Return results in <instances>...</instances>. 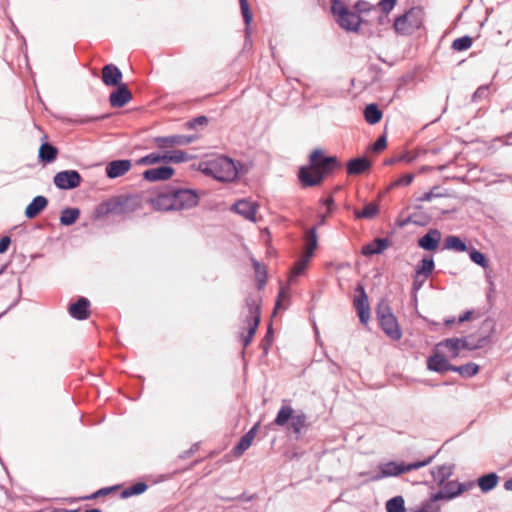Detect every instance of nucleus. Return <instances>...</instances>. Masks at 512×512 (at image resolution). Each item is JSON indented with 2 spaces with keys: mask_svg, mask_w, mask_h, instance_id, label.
I'll return each instance as SVG.
<instances>
[{
  "mask_svg": "<svg viewBox=\"0 0 512 512\" xmlns=\"http://www.w3.org/2000/svg\"><path fill=\"white\" fill-rule=\"evenodd\" d=\"M387 512H406L405 500L403 496L398 495L390 498L386 502Z\"/></svg>",
  "mask_w": 512,
  "mask_h": 512,
  "instance_id": "obj_44",
  "label": "nucleus"
},
{
  "mask_svg": "<svg viewBox=\"0 0 512 512\" xmlns=\"http://www.w3.org/2000/svg\"><path fill=\"white\" fill-rule=\"evenodd\" d=\"M241 163L227 156H219L202 161L198 170L206 176H211L220 182H232L238 178Z\"/></svg>",
  "mask_w": 512,
  "mask_h": 512,
  "instance_id": "obj_2",
  "label": "nucleus"
},
{
  "mask_svg": "<svg viewBox=\"0 0 512 512\" xmlns=\"http://www.w3.org/2000/svg\"><path fill=\"white\" fill-rule=\"evenodd\" d=\"M444 250H452L456 252H466L469 247L466 242L456 235H449L444 239L443 248Z\"/></svg>",
  "mask_w": 512,
  "mask_h": 512,
  "instance_id": "obj_34",
  "label": "nucleus"
},
{
  "mask_svg": "<svg viewBox=\"0 0 512 512\" xmlns=\"http://www.w3.org/2000/svg\"><path fill=\"white\" fill-rule=\"evenodd\" d=\"M311 258H312L311 252H304V254L295 262L293 269H292V275L294 277H298L302 273H304Z\"/></svg>",
  "mask_w": 512,
  "mask_h": 512,
  "instance_id": "obj_43",
  "label": "nucleus"
},
{
  "mask_svg": "<svg viewBox=\"0 0 512 512\" xmlns=\"http://www.w3.org/2000/svg\"><path fill=\"white\" fill-rule=\"evenodd\" d=\"M453 466L452 465H439L436 468L431 470V475L434 482L437 483L438 486H442L453 474Z\"/></svg>",
  "mask_w": 512,
  "mask_h": 512,
  "instance_id": "obj_30",
  "label": "nucleus"
},
{
  "mask_svg": "<svg viewBox=\"0 0 512 512\" xmlns=\"http://www.w3.org/2000/svg\"><path fill=\"white\" fill-rule=\"evenodd\" d=\"M173 186V195L175 211L190 209L198 205L199 194L197 190Z\"/></svg>",
  "mask_w": 512,
  "mask_h": 512,
  "instance_id": "obj_6",
  "label": "nucleus"
},
{
  "mask_svg": "<svg viewBox=\"0 0 512 512\" xmlns=\"http://www.w3.org/2000/svg\"><path fill=\"white\" fill-rule=\"evenodd\" d=\"M58 148L48 142H43L39 148L38 158L43 164H50L57 159Z\"/></svg>",
  "mask_w": 512,
  "mask_h": 512,
  "instance_id": "obj_29",
  "label": "nucleus"
},
{
  "mask_svg": "<svg viewBox=\"0 0 512 512\" xmlns=\"http://www.w3.org/2000/svg\"><path fill=\"white\" fill-rule=\"evenodd\" d=\"M457 341H458L459 352L461 350L474 351V350L482 349V346H480V343L478 342V340H476V342H471L468 338L461 337V338H457Z\"/></svg>",
  "mask_w": 512,
  "mask_h": 512,
  "instance_id": "obj_50",
  "label": "nucleus"
},
{
  "mask_svg": "<svg viewBox=\"0 0 512 512\" xmlns=\"http://www.w3.org/2000/svg\"><path fill=\"white\" fill-rule=\"evenodd\" d=\"M11 244V237L10 236H2L0 238V254H4L9 249V246Z\"/></svg>",
  "mask_w": 512,
  "mask_h": 512,
  "instance_id": "obj_64",
  "label": "nucleus"
},
{
  "mask_svg": "<svg viewBox=\"0 0 512 512\" xmlns=\"http://www.w3.org/2000/svg\"><path fill=\"white\" fill-rule=\"evenodd\" d=\"M423 20V8L414 6L395 19L394 29L399 34L409 35L422 26Z\"/></svg>",
  "mask_w": 512,
  "mask_h": 512,
  "instance_id": "obj_4",
  "label": "nucleus"
},
{
  "mask_svg": "<svg viewBox=\"0 0 512 512\" xmlns=\"http://www.w3.org/2000/svg\"><path fill=\"white\" fill-rule=\"evenodd\" d=\"M411 219L412 224L423 227L431 222L432 216L426 212H423L421 206H417L416 210L411 214Z\"/></svg>",
  "mask_w": 512,
  "mask_h": 512,
  "instance_id": "obj_40",
  "label": "nucleus"
},
{
  "mask_svg": "<svg viewBox=\"0 0 512 512\" xmlns=\"http://www.w3.org/2000/svg\"><path fill=\"white\" fill-rule=\"evenodd\" d=\"M117 486H113V487H103L99 490H97L96 492H94L93 494L89 495V496H86L84 497L83 499H96L98 497H101V496H105V495H108L112 490L116 489Z\"/></svg>",
  "mask_w": 512,
  "mask_h": 512,
  "instance_id": "obj_62",
  "label": "nucleus"
},
{
  "mask_svg": "<svg viewBox=\"0 0 512 512\" xmlns=\"http://www.w3.org/2000/svg\"><path fill=\"white\" fill-rule=\"evenodd\" d=\"M164 163H183L195 158L183 150H166L163 153Z\"/></svg>",
  "mask_w": 512,
  "mask_h": 512,
  "instance_id": "obj_32",
  "label": "nucleus"
},
{
  "mask_svg": "<svg viewBox=\"0 0 512 512\" xmlns=\"http://www.w3.org/2000/svg\"><path fill=\"white\" fill-rule=\"evenodd\" d=\"M274 425L283 427L288 426L295 435V439L299 440L302 434V429L307 427V415L303 411L295 413L290 405H282L273 421Z\"/></svg>",
  "mask_w": 512,
  "mask_h": 512,
  "instance_id": "obj_3",
  "label": "nucleus"
},
{
  "mask_svg": "<svg viewBox=\"0 0 512 512\" xmlns=\"http://www.w3.org/2000/svg\"><path fill=\"white\" fill-rule=\"evenodd\" d=\"M123 74L114 64H106L102 68V81L108 87H114L122 84Z\"/></svg>",
  "mask_w": 512,
  "mask_h": 512,
  "instance_id": "obj_22",
  "label": "nucleus"
},
{
  "mask_svg": "<svg viewBox=\"0 0 512 512\" xmlns=\"http://www.w3.org/2000/svg\"><path fill=\"white\" fill-rule=\"evenodd\" d=\"M479 369V365L469 362L460 366L452 364L450 371L458 373L463 378H471L479 372Z\"/></svg>",
  "mask_w": 512,
  "mask_h": 512,
  "instance_id": "obj_37",
  "label": "nucleus"
},
{
  "mask_svg": "<svg viewBox=\"0 0 512 512\" xmlns=\"http://www.w3.org/2000/svg\"><path fill=\"white\" fill-rule=\"evenodd\" d=\"M81 211L77 207H65L60 214V224L62 226L73 225L80 217Z\"/></svg>",
  "mask_w": 512,
  "mask_h": 512,
  "instance_id": "obj_36",
  "label": "nucleus"
},
{
  "mask_svg": "<svg viewBox=\"0 0 512 512\" xmlns=\"http://www.w3.org/2000/svg\"><path fill=\"white\" fill-rule=\"evenodd\" d=\"M305 252H311V256L314 255V251L318 246L317 228L314 226L306 230L304 235Z\"/></svg>",
  "mask_w": 512,
  "mask_h": 512,
  "instance_id": "obj_39",
  "label": "nucleus"
},
{
  "mask_svg": "<svg viewBox=\"0 0 512 512\" xmlns=\"http://www.w3.org/2000/svg\"><path fill=\"white\" fill-rule=\"evenodd\" d=\"M390 245L388 238H375L373 241L362 246L361 253L364 256H373L383 253Z\"/></svg>",
  "mask_w": 512,
  "mask_h": 512,
  "instance_id": "obj_26",
  "label": "nucleus"
},
{
  "mask_svg": "<svg viewBox=\"0 0 512 512\" xmlns=\"http://www.w3.org/2000/svg\"><path fill=\"white\" fill-rule=\"evenodd\" d=\"M164 162L163 153L152 152L136 160V165L148 166Z\"/></svg>",
  "mask_w": 512,
  "mask_h": 512,
  "instance_id": "obj_45",
  "label": "nucleus"
},
{
  "mask_svg": "<svg viewBox=\"0 0 512 512\" xmlns=\"http://www.w3.org/2000/svg\"><path fill=\"white\" fill-rule=\"evenodd\" d=\"M376 315L378 320L384 318V316L393 315L392 309L387 301L381 300L376 307Z\"/></svg>",
  "mask_w": 512,
  "mask_h": 512,
  "instance_id": "obj_51",
  "label": "nucleus"
},
{
  "mask_svg": "<svg viewBox=\"0 0 512 512\" xmlns=\"http://www.w3.org/2000/svg\"><path fill=\"white\" fill-rule=\"evenodd\" d=\"M336 21L342 29L358 32L362 23V18L357 13L349 11L347 16L342 15V17L337 18Z\"/></svg>",
  "mask_w": 512,
  "mask_h": 512,
  "instance_id": "obj_28",
  "label": "nucleus"
},
{
  "mask_svg": "<svg viewBox=\"0 0 512 512\" xmlns=\"http://www.w3.org/2000/svg\"><path fill=\"white\" fill-rule=\"evenodd\" d=\"M380 212L379 205L377 203H368L362 210H354L355 219H373Z\"/></svg>",
  "mask_w": 512,
  "mask_h": 512,
  "instance_id": "obj_38",
  "label": "nucleus"
},
{
  "mask_svg": "<svg viewBox=\"0 0 512 512\" xmlns=\"http://www.w3.org/2000/svg\"><path fill=\"white\" fill-rule=\"evenodd\" d=\"M131 197H114L104 201V205L106 207V211L109 214H117L122 215L125 213L133 212L135 210L134 207L129 206V202Z\"/></svg>",
  "mask_w": 512,
  "mask_h": 512,
  "instance_id": "obj_15",
  "label": "nucleus"
},
{
  "mask_svg": "<svg viewBox=\"0 0 512 512\" xmlns=\"http://www.w3.org/2000/svg\"><path fill=\"white\" fill-rule=\"evenodd\" d=\"M383 112L376 103H369L364 109V118L370 125H375L381 121Z\"/></svg>",
  "mask_w": 512,
  "mask_h": 512,
  "instance_id": "obj_35",
  "label": "nucleus"
},
{
  "mask_svg": "<svg viewBox=\"0 0 512 512\" xmlns=\"http://www.w3.org/2000/svg\"><path fill=\"white\" fill-rule=\"evenodd\" d=\"M396 3H397V0H380V2L378 3V6L380 7V9L383 13L388 14L393 10Z\"/></svg>",
  "mask_w": 512,
  "mask_h": 512,
  "instance_id": "obj_60",
  "label": "nucleus"
},
{
  "mask_svg": "<svg viewBox=\"0 0 512 512\" xmlns=\"http://www.w3.org/2000/svg\"><path fill=\"white\" fill-rule=\"evenodd\" d=\"M436 347L437 348L438 347L447 348L450 351L452 358H457L460 355L457 337L444 339V340L440 341L436 345Z\"/></svg>",
  "mask_w": 512,
  "mask_h": 512,
  "instance_id": "obj_48",
  "label": "nucleus"
},
{
  "mask_svg": "<svg viewBox=\"0 0 512 512\" xmlns=\"http://www.w3.org/2000/svg\"><path fill=\"white\" fill-rule=\"evenodd\" d=\"M387 146V138L385 135H380L377 140L375 141V143L373 144V151L374 152H380L382 151L383 149H385Z\"/></svg>",
  "mask_w": 512,
  "mask_h": 512,
  "instance_id": "obj_63",
  "label": "nucleus"
},
{
  "mask_svg": "<svg viewBox=\"0 0 512 512\" xmlns=\"http://www.w3.org/2000/svg\"><path fill=\"white\" fill-rule=\"evenodd\" d=\"M82 176L77 170H63L55 174L54 185L60 190H72L80 186Z\"/></svg>",
  "mask_w": 512,
  "mask_h": 512,
  "instance_id": "obj_8",
  "label": "nucleus"
},
{
  "mask_svg": "<svg viewBox=\"0 0 512 512\" xmlns=\"http://www.w3.org/2000/svg\"><path fill=\"white\" fill-rule=\"evenodd\" d=\"M414 179V174L412 173H406L394 182H392L389 186V189L399 187V186H407L412 183Z\"/></svg>",
  "mask_w": 512,
  "mask_h": 512,
  "instance_id": "obj_55",
  "label": "nucleus"
},
{
  "mask_svg": "<svg viewBox=\"0 0 512 512\" xmlns=\"http://www.w3.org/2000/svg\"><path fill=\"white\" fill-rule=\"evenodd\" d=\"M499 482V476L495 472H490L480 476L477 484L483 493H488L493 490Z\"/></svg>",
  "mask_w": 512,
  "mask_h": 512,
  "instance_id": "obj_33",
  "label": "nucleus"
},
{
  "mask_svg": "<svg viewBox=\"0 0 512 512\" xmlns=\"http://www.w3.org/2000/svg\"><path fill=\"white\" fill-rule=\"evenodd\" d=\"M489 87L487 85H482L476 89V91L472 95L471 101L476 103L478 100L482 98H486L488 96Z\"/></svg>",
  "mask_w": 512,
  "mask_h": 512,
  "instance_id": "obj_58",
  "label": "nucleus"
},
{
  "mask_svg": "<svg viewBox=\"0 0 512 512\" xmlns=\"http://www.w3.org/2000/svg\"><path fill=\"white\" fill-rule=\"evenodd\" d=\"M355 292L357 293V295L353 300V305L357 311L360 323L363 325H367L370 318L368 295L365 291L364 286L361 283L357 284Z\"/></svg>",
  "mask_w": 512,
  "mask_h": 512,
  "instance_id": "obj_9",
  "label": "nucleus"
},
{
  "mask_svg": "<svg viewBox=\"0 0 512 512\" xmlns=\"http://www.w3.org/2000/svg\"><path fill=\"white\" fill-rule=\"evenodd\" d=\"M129 488L132 490L131 494L137 496L143 494L148 489V485L145 482H137L130 485Z\"/></svg>",
  "mask_w": 512,
  "mask_h": 512,
  "instance_id": "obj_59",
  "label": "nucleus"
},
{
  "mask_svg": "<svg viewBox=\"0 0 512 512\" xmlns=\"http://www.w3.org/2000/svg\"><path fill=\"white\" fill-rule=\"evenodd\" d=\"M354 9H355V13H357L359 15V13H366L368 11L371 10V5L369 2L365 1V0H358L355 4H354Z\"/></svg>",
  "mask_w": 512,
  "mask_h": 512,
  "instance_id": "obj_61",
  "label": "nucleus"
},
{
  "mask_svg": "<svg viewBox=\"0 0 512 512\" xmlns=\"http://www.w3.org/2000/svg\"><path fill=\"white\" fill-rule=\"evenodd\" d=\"M209 123V119L205 115H200L195 118L190 119L186 122L187 129L193 130L196 129L198 126H206Z\"/></svg>",
  "mask_w": 512,
  "mask_h": 512,
  "instance_id": "obj_53",
  "label": "nucleus"
},
{
  "mask_svg": "<svg viewBox=\"0 0 512 512\" xmlns=\"http://www.w3.org/2000/svg\"><path fill=\"white\" fill-rule=\"evenodd\" d=\"M452 364L446 359V357L436 351L427 359V368L428 370L440 374H444L451 370Z\"/></svg>",
  "mask_w": 512,
  "mask_h": 512,
  "instance_id": "obj_20",
  "label": "nucleus"
},
{
  "mask_svg": "<svg viewBox=\"0 0 512 512\" xmlns=\"http://www.w3.org/2000/svg\"><path fill=\"white\" fill-rule=\"evenodd\" d=\"M425 281H426V279H424V277L417 276L416 272H414L413 283H412V295H413V300L415 302H417V292L422 288Z\"/></svg>",
  "mask_w": 512,
  "mask_h": 512,
  "instance_id": "obj_56",
  "label": "nucleus"
},
{
  "mask_svg": "<svg viewBox=\"0 0 512 512\" xmlns=\"http://www.w3.org/2000/svg\"><path fill=\"white\" fill-rule=\"evenodd\" d=\"M132 163L129 159H116L107 163L105 172L109 179L123 176L131 169Z\"/></svg>",
  "mask_w": 512,
  "mask_h": 512,
  "instance_id": "obj_18",
  "label": "nucleus"
},
{
  "mask_svg": "<svg viewBox=\"0 0 512 512\" xmlns=\"http://www.w3.org/2000/svg\"><path fill=\"white\" fill-rule=\"evenodd\" d=\"M341 167L337 156L326 155L321 148H316L310 153L308 164L299 168L298 179L304 188L315 187Z\"/></svg>",
  "mask_w": 512,
  "mask_h": 512,
  "instance_id": "obj_1",
  "label": "nucleus"
},
{
  "mask_svg": "<svg viewBox=\"0 0 512 512\" xmlns=\"http://www.w3.org/2000/svg\"><path fill=\"white\" fill-rule=\"evenodd\" d=\"M247 314L244 322L247 324V336L254 337L261 320V307L259 301L253 296L245 299Z\"/></svg>",
  "mask_w": 512,
  "mask_h": 512,
  "instance_id": "obj_7",
  "label": "nucleus"
},
{
  "mask_svg": "<svg viewBox=\"0 0 512 512\" xmlns=\"http://www.w3.org/2000/svg\"><path fill=\"white\" fill-rule=\"evenodd\" d=\"M258 208L259 205L257 202L248 199H240L232 205L231 210L243 216L246 220L256 222V212Z\"/></svg>",
  "mask_w": 512,
  "mask_h": 512,
  "instance_id": "obj_14",
  "label": "nucleus"
},
{
  "mask_svg": "<svg viewBox=\"0 0 512 512\" xmlns=\"http://www.w3.org/2000/svg\"><path fill=\"white\" fill-rule=\"evenodd\" d=\"M442 234L437 228H430L423 236L418 238L417 245L419 248L435 252L441 243Z\"/></svg>",
  "mask_w": 512,
  "mask_h": 512,
  "instance_id": "obj_13",
  "label": "nucleus"
},
{
  "mask_svg": "<svg viewBox=\"0 0 512 512\" xmlns=\"http://www.w3.org/2000/svg\"><path fill=\"white\" fill-rule=\"evenodd\" d=\"M175 174L172 166L163 165L155 168L147 169L143 172V179L147 182L166 181Z\"/></svg>",
  "mask_w": 512,
  "mask_h": 512,
  "instance_id": "obj_17",
  "label": "nucleus"
},
{
  "mask_svg": "<svg viewBox=\"0 0 512 512\" xmlns=\"http://www.w3.org/2000/svg\"><path fill=\"white\" fill-rule=\"evenodd\" d=\"M435 269V261L431 255H425L419 261L415 268V272L417 276H422L424 279H427Z\"/></svg>",
  "mask_w": 512,
  "mask_h": 512,
  "instance_id": "obj_31",
  "label": "nucleus"
},
{
  "mask_svg": "<svg viewBox=\"0 0 512 512\" xmlns=\"http://www.w3.org/2000/svg\"><path fill=\"white\" fill-rule=\"evenodd\" d=\"M372 162L366 156L350 159L346 164L348 175H361L370 170Z\"/></svg>",
  "mask_w": 512,
  "mask_h": 512,
  "instance_id": "obj_24",
  "label": "nucleus"
},
{
  "mask_svg": "<svg viewBox=\"0 0 512 512\" xmlns=\"http://www.w3.org/2000/svg\"><path fill=\"white\" fill-rule=\"evenodd\" d=\"M173 186L168 185L162 188L154 198L150 199L153 208L158 211H175Z\"/></svg>",
  "mask_w": 512,
  "mask_h": 512,
  "instance_id": "obj_10",
  "label": "nucleus"
},
{
  "mask_svg": "<svg viewBox=\"0 0 512 512\" xmlns=\"http://www.w3.org/2000/svg\"><path fill=\"white\" fill-rule=\"evenodd\" d=\"M475 482H457L456 480H450L443 484V489L431 494L432 501H449L470 490L474 487Z\"/></svg>",
  "mask_w": 512,
  "mask_h": 512,
  "instance_id": "obj_5",
  "label": "nucleus"
},
{
  "mask_svg": "<svg viewBox=\"0 0 512 512\" xmlns=\"http://www.w3.org/2000/svg\"><path fill=\"white\" fill-rule=\"evenodd\" d=\"M403 473H405L404 462L390 461L379 466V473L373 476L372 480L377 481L387 477H395Z\"/></svg>",
  "mask_w": 512,
  "mask_h": 512,
  "instance_id": "obj_21",
  "label": "nucleus"
},
{
  "mask_svg": "<svg viewBox=\"0 0 512 512\" xmlns=\"http://www.w3.org/2000/svg\"><path fill=\"white\" fill-rule=\"evenodd\" d=\"M473 45V38L469 35H464L456 38L451 45L454 51L462 52L466 51Z\"/></svg>",
  "mask_w": 512,
  "mask_h": 512,
  "instance_id": "obj_46",
  "label": "nucleus"
},
{
  "mask_svg": "<svg viewBox=\"0 0 512 512\" xmlns=\"http://www.w3.org/2000/svg\"><path fill=\"white\" fill-rule=\"evenodd\" d=\"M379 324L383 332L392 340H399L402 337V332L396 317L393 315L384 316L379 320Z\"/></svg>",
  "mask_w": 512,
  "mask_h": 512,
  "instance_id": "obj_23",
  "label": "nucleus"
},
{
  "mask_svg": "<svg viewBox=\"0 0 512 512\" xmlns=\"http://www.w3.org/2000/svg\"><path fill=\"white\" fill-rule=\"evenodd\" d=\"M468 253L469 258L473 263L482 267L483 269H487L489 267V260L483 252L477 250L474 247H469Z\"/></svg>",
  "mask_w": 512,
  "mask_h": 512,
  "instance_id": "obj_41",
  "label": "nucleus"
},
{
  "mask_svg": "<svg viewBox=\"0 0 512 512\" xmlns=\"http://www.w3.org/2000/svg\"><path fill=\"white\" fill-rule=\"evenodd\" d=\"M239 2H240V9H241L242 17H243L244 23L246 25V29H245L246 39H248L250 37L249 26L253 20V14L250 9L248 0H239Z\"/></svg>",
  "mask_w": 512,
  "mask_h": 512,
  "instance_id": "obj_42",
  "label": "nucleus"
},
{
  "mask_svg": "<svg viewBox=\"0 0 512 512\" xmlns=\"http://www.w3.org/2000/svg\"><path fill=\"white\" fill-rule=\"evenodd\" d=\"M496 320L492 317H487L481 323L479 328V337L477 338L482 348L493 342L494 335L496 333Z\"/></svg>",
  "mask_w": 512,
  "mask_h": 512,
  "instance_id": "obj_16",
  "label": "nucleus"
},
{
  "mask_svg": "<svg viewBox=\"0 0 512 512\" xmlns=\"http://www.w3.org/2000/svg\"><path fill=\"white\" fill-rule=\"evenodd\" d=\"M434 457L435 456L433 455V456H429L428 458H426L422 461H416V462H412L409 464L404 463L405 473L410 472L412 470H417L419 468L429 465L433 461Z\"/></svg>",
  "mask_w": 512,
  "mask_h": 512,
  "instance_id": "obj_54",
  "label": "nucleus"
},
{
  "mask_svg": "<svg viewBox=\"0 0 512 512\" xmlns=\"http://www.w3.org/2000/svg\"><path fill=\"white\" fill-rule=\"evenodd\" d=\"M446 196V193L441 192L439 186H434L430 191L425 192L418 198L419 201H431L433 198H440Z\"/></svg>",
  "mask_w": 512,
  "mask_h": 512,
  "instance_id": "obj_52",
  "label": "nucleus"
},
{
  "mask_svg": "<svg viewBox=\"0 0 512 512\" xmlns=\"http://www.w3.org/2000/svg\"><path fill=\"white\" fill-rule=\"evenodd\" d=\"M48 206V199L45 196L38 195L25 208V217L27 219L36 218Z\"/></svg>",
  "mask_w": 512,
  "mask_h": 512,
  "instance_id": "obj_27",
  "label": "nucleus"
},
{
  "mask_svg": "<svg viewBox=\"0 0 512 512\" xmlns=\"http://www.w3.org/2000/svg\"><path fill=\"white\" fill-rule=\"evenodd\" d=\"M349 8L341 0H331V13L337 18L347 16Z\"/></svg>",
  "mask_w": 512,
  "mask_h": 512,
  "instance_id": "obj_49",
  "label": "nucleus"
},
{
  "mask_svg": "<svg viewBox=\"0 0 512 512\" xmlns=\"http://www.w3.org/2000/svg\"><path fill=\"white\" fill-rule=\"evenodd\" d=\"M260 422L255 423L239 440L237 445L233 448V453L236 456L242 455L252 444L255 438Z\"/></svg>",
  "mask_w": 512,
  "mask_h": 512,
  "instance_id": "obj_25",
  "label": "nucleus"
},
{
  "mask_svg": "<svg viewBox=\"0 0 512 512\" xmlns=\"http://www.w3.org/2000/svg\"><path fill=\"white\" fill-rule=\"evenodd\" d=\"M115 87L109 95V103L114 108H122L132 100L133 95L126 83Z\"/></svg>",
  "mask_w": 512,
  "mask_h": 512,
  "instance_id": "obj_12",
  "label": "nucleus"
},
{
  "mask_svg": "<svg viewBox=\"0 0 512 512\" xmlns=\"http://www.w3.org/2000/svg\"><path fill=\"white\" fill-rule=\"evenodd\" d=\"M70 316L76 320H86L90 316V301L86 297H79L68 307Z\"/></svg>",
  "mask_w": 512,
  "mask_h": 512,
  "instance_id": "obj_19",
  "label": "nucleus"
},
{
  "mask_svg": "<svg viewBox=\"0 0 512 512\" xmlns=\"http://www.w3.org/2000/svg\"><path fill=\"white\" fill-rule=\"evenodd\" d=\"M253 268L257 277V288H264L267 281V272L264 266H262L257 260H252Z\"/></svg>",
  "mask_w": 512,
  "mask_h": 512,
  "instance_id": "obj_47",
  "label": "nucleus"
},
{
  "mask_svg": "<svg viewBox=\"0 0 512 512\" xmlns=\"http://www.w3.org/2000/svg\"><path fill=\"white\" fill-rule=\"evenodd\" d=\"M198 139L196 135H170V136H158L154 138L155 144L160 149H165L173 146H183L193 143Z\"/></svg>",
  "mask_w": 512,
  "mask_h": 512,
  "instance_id": "obj_11",
  "label": "nucleus"
},
{
  "mask_svg": "<svg viewBox=\"0 0 512 512\" xmlns=\"http://www.w3.org/2000/svg\"><path fill=\"white\" fill-rule=\"evenodd\" d=\"M108 117H109V114H101V115H96V116H85V117H80V118L76 119L75 123L88 124V123H92V122L105 120Z\"/></svg>",
  "mask_w": 512,
  "mask_h": 512,
  "instance_id": "obj_57",
  "label": "nucleus"
}]
</instances>
